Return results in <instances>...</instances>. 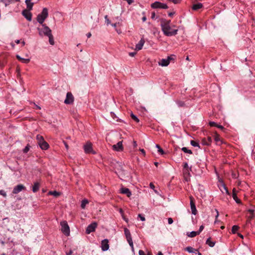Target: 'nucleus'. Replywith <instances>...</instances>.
<instances>
[{"label":"nucleus","instance_id":"f257e3e1","mask_svg":"<svg viewBox=\"0 0 255 255\" xmlns=\"http://www.w3.org/2000/svg\"><path fill=\"white\" fill-rule=\"evenodd\" d=\"M170 21L162 22L161 26L164 34L168 36L175 35L177 33L178 29H172L170 25Z\"/></svg>","mask_w":255,"mask_h":255},{"label":"nucleus","instance_id":"f03ea898","mask_svg":"<svg viewBox=\"0 0 255 255\" xmlns=\"http://www.w3.org/2000/svg\"><path fill=\"white\" fill-rule=\"evenodd\" d=\"M37 29L38 31V34L41 37L47 36L52 33L51 30L45 24H41V27H37Z\"/></svg>","mask_w":255,"mask_h":255},{"label":"nucleus","instance_id":"7ed1b4c3","mask_svg":"<svg viewBox=\"0 0 255 255\" xmlns=\"http://www.w3.org/2000/svg\"><path fill=\"white\" fill-rule=\"evenodd\" d=\"M48 12L47 8H43L42 12L38 14L37 16V20L38 23L41 24H43L44 21L48 17Z\"/></svg>","mask_w":255,"mask_h":255},{"label":"nucleus","instance_id":"20e7f679","mask_svg":"<svg viewBox=\"0 0 255 255\" xmlns=\"http://www.w3.org/2000/svg\"><path fill=\"white\" fill-rule=\"evenodd\" d=\"M61 231L66 236H69L70 234V228L66 221L61 222Z\"/></svg>","mask_w":255,"mask_h":255},{"label":"nucleus","instance_id":"39448f33","mask_svg":"<svg viewBox=\"0 0 255 255\" xmlns=\"http://www.w3.org/2000/svg\"><path fill=\"white\" fill-rule=\"evenodd\" d=\"M175 55H171L165 58L162 59L161 61H159L158 63V64H169L170 63H174L176 62L175 60Z\"/></svg>","mask_w":255,"mask_h":255},{"label":"nucleus","instance_id":"423d86ee","mask_svg":"<svg viewBox=\"0 0 255 255\" xmlns=\"http://www.w3.org/2000/svg\"><path fill=\"white\" fill-rule=\"evenodd\" d=\"M151 7L152 8H159V9H167L168 5L165 3H162L158 1H156L151 4Z\"/></svg>","mask_w":255,"mask_h":255},{"label":"nucleus","instance_id":"0eeeda50","mask_svg":"<svg viewBox=\"0 0 255 255\" xmlns=\"http://www.w3.org/2000/svg\"><path fill=\"white\" fill-rule=\"evenodd\" d=\"M84 150L86 153L96 154V152L93 149L92 144L90 142H87L84 145Z\"/></svg>","mask_w":255,"mask_h":255},{"label":"nucleus","instance_id":"6e6552de","mask_svg":"<svg viewBox=\"0 0 255 255\" xmlns=\"http://www.w3.org/2000/svg\"><path fill=\"white\" fill-rule=\"evenodd\" d=\"M124 232H125V234L126 237L127 241L128 242V243L129 246L131 247V248L132 249H133V245L132 238H131V236L129 230L127 228H125Z\"/></svg>","mask_w":255,"mask_h":255},{"label":"nucleus","instance_id":"1a4fd4ad","mask_svg":"<svg viewBox=\"0 0 255 255\" xmlns=\"http://www.w3.org/2000/svg\"><path fill=\"white\" fill-rule=\"evenodd\" d=\"M74 97L71 92H68L66 94V97L64 100V103L66 104H71L74 102Z\"/></svg>","mask_w":255,"mask_h":255},{"label":"nucleus","instance_id":"9d476101","mask_svg":"<svg viewBox=\"0 0 255 255\" xmlns=\"http://www.w3.org/2000/svg\"><path fill=\"white\" fill-rule=\"evenodd\" d=\"M97 227V224L96 222L92 223V224L88 225V226L87 227L86 230V233L87 234H90L91 233L94 232L95 230Z\"/></svg>","mask_w":255,"mask_h":255},{"label":"nucleus","instance_id":"9b49d317","mask_svg":"<svg viewBox=\"0 0 255 255\" xmlns=\"http://www.w3.org/2000/svg\"><path fill=\"white\" fill-rule=\"evenodd\" d=\"M113 150L116 151H122L124 149L123 146V141H121L118 142L116 144L112 145Z\"/></svg>","mask_w":255,"mask_h":255},{"label":"nucleus","instance_id":"f8f14e48","mask_svg":"<svg viewBox=\"0 0 255 255\" xmlns=\"http://www.w3.org/2000/svg\"><path fill=\"white\" fill-rule=\"evenodd\" d=\"M30 11V10L24 9L22 12V14L29 21L32 20V14Z\"/></svg>","mask_w":255,"mask_h":255},{"label":"nucleus","instance_id":"ddd939ff","mask_svg":"<svg viewBox=\"0 0 255 255\" xmlns=\"http://www.w3.org/2000/svg\"><path fill=\"white\" fill-rule=\"evenodd\" d=\"M101 248L103 251H107L109 249V241L107 239H104L102 241Z\"/></svg>","mask_w":255,"mask_h":255},{"label":"nucleus","instance_id":"4468645a","mask_svg":"<svg viewBox=\"0 0 255 255\" xmlns=\"http://www.w3.org/2000/svg\"><path fill=\"white\" fill-rule=\"evenodd\" d=\"M190 207L192 214L195 215L197 214V211L196 210L195 203L193 201L192 197H190Z\"/></svg>","mask_w":255,"mask_h":255},{"label":"nucleus","instance_id":"2eb2a0df","mask_svg":"<svg viewBox=\"0 0 255 255\" xmlns=\"http://www.w3.org/2000/svg\"><path fill=\"white\" fill-rule=\"evenodd\" d=\"M145 43V41L143 38H141L137 44L135 45V50H140L142 48V47Z\"/></svg>","mask_w":255,"mask_h":255},{"label":"nucleus","instance_id":"dca6fc26","mask_svg":"<svg viewBox=\"0 0 255 255\" xmlns=\"http://www.w3.org/2000/svg\"><path fill=\"white\" fill-rule=\"evenodd\" d=\"M24 188V186L23 185L21 184L18 185L13 188L12 192L13 194H17L23 189Z\"/></svg>","mask_w":255,"mask_h":255},{"label":"nucleus","instance_id":"f3484780","mask_svg":"<svg viewBox=\"0 0 255 255\" xmlns=\"http://www.w3.org/2000/svg\"><path fill=\"white\" fill-rule=\"evenodd\" d=\"M120 192L122 194H126L128 197L131 195V192L129 189L127 188H122L120 190Z\"/></svg>","mask_w":255,"mask_h":255},{"label":"nucleus","instance_id":"a211bd4d","mask_svg":"<svg viewBox=\"0 0 255 255\" xmlns=\"http://www.w3.org/2000/svg\"><path fill=\"white\" fill-rule=\"evenodd\" d=\"M233 198L237 203H241V200L238 198L237 196V191L235 188H234L233 190Z\"/></svg>","mask_w":255,"mask_h":255},{"label":"nucleus","instance_id":"6ab92c4d","mask_svg":"<svg viewBox=\"0 0 255 255\" xmlns=\"http://www.w3.org/2000/svg\"><path fill=\"white\" fill-rule=\"evenodd\" d=\"M31 0H25V2L26 4L27 9L31 10L32 9L34 3L31 1Z\"/></svg>","mask_w":255,"mask_h":255},{"label":"nucleus","instance_id":"aec40b11","mask_svg":"<svg viewBox=\"0 0 255 255\" xmlns=\"http://www.w3.org/2000/svg\"><path fill=\"white\" fill-rule=\"evenodd\" d=\"M40 187V183L38 182H35L34 183L33 186L32 187V191L34 193L37 192Z\"/></svg>","mask_w":255,"mask_h":255},{"label":"nucleus","instance_id":"412c9836","mask_svg":"<svg viewBox=\"0 0 255 255\" xmlns=\"http://www.w3.org/2000/svg\"><path fill=\"white\" fill-rule=\"evenodd\" d=\"M212 141V140L211 137L208 136L207 137V139L205 138L202 140V143L204 145H209L211 143Z\"/></svg>","mask_w":255,"mask_h":255},{"label":"nucleus","instance_id":"4be33fe9","mask_svg":"<svg viewBox=\"0 0 255 255\" xmlns=\"http://www.w3.org/2000/svg\"><path fill=\"white\" fill-rule=\"evenodd\" d=\"M16 57L18 59V60L20 62H21L23 63H28L30 61V59L29 58H22L21 57H20L19 55H17Z\"/></svg>","mask_w":255,"mask_h":255},{"label":"nucleus","instance_id":"5701e85b","mask_svg":"<svg viewBox=\"0 0 255 255\" xmlns=\"http://www.w3.org/2000/svg\"><path fill=\"white\" fill-rule=\"evenodd\" d=\"M39 145L42 150H46L49 148V144L45 141H43L42 143L41 142Z\"/></svg>","mask_w":255,"mask_h":255},{"label":"nucleus","instance_id":"b1692460","mask_svg":"<svg viewBox=\"0 0 255 255\" xmlns=\"http://www.w3.org/2000/svg\"><path fill=\"white\" fill-rule=\"evenodd\" d=\"M1 1L3 2L5 6H7L11 3L19 1V0H1Z\"/></svg>","mask_w":255,"mask_h":255},{"label":"nucleus","instance_id":"393cba45","mask_svg":"<svg viewBox=\"0 0 255 255\" xmlns=\"http://www.w3.org/2000/svg\"><path fill=\"white\" fill-rule=\"evenodd\" d=\"M219 182H220V184L219 185V186L221 188V187H222L224 190L225 191L226 193L227 194H229V191L227 189V188L226 187L225 184L224 183V182H223V181L221 180L220 179L219 180Z\"/></svg>","mask_w":255,"mask_h":255},{"label":"nucleus","instance_id":"a878e982","mask_svg":"<svg viewBox=\"0 0 255 255\" xmlns=\"http://www.w3.org/2000/svg\"><path fill=\"white\" fill-rule=\"evenodd\" d=\"M255 210L254 209H249L248 210V212L250 213V215L248 217V220H252V219L255 217V215L254 214Z\"/></svg>","mask_w":255,"mask_h":255},{"label":"nucleus","instance_id":"bb28decb","mask_svg":"<svg viewBox=\"0 0 255 255\" xmlns=\"http://www.w3.org/2000/svg\"><path fill=\"white\" fill-rule=\"evenodd\" d=\"M202 6L203 5L201 3H198L196 4H194L192 6V8L193 10H196L202 8Z\"/></svg>","mask_w":255,"mask_h":255},{"label":"nucleus","instance_id":"cd10ccee","mask_svg":"<svg viewBox=\"0 0 255 255\" xmlns=\"http://www.w3.org/2000/svg\"><path fill=\"white\" fill-rule=\"evenodd\" d=\"M36 139L37 140V142L38 145L40 144V143L43 142V141H45L42 136L38 134L36 135Z\"/></svg>","mask_w":255,"mask_h":255},{"label":"nucleus","instance_id":"c85d7f7f","mask_svg":"<svg viewBox=\"0 0 255 255\" xmlns=\"http://www.w3.org/2000/svg\"><path fill=\"white\" fill-rule=\"evenodd\" d=\"M89 203V201L87 199H84L82 201L81 207L82 209H85L86 206Z\"/></svg>","mask_w":255,"mask_h":255},{"label":"nucleus","instance_id":"c756f323","mask_svg":"<svg viewBox=\"0 0 255 255\" xmlns=\"http://www.w3.org/2000/svg\"><path fill=\"white\" fill-rule=\"evenodd\" d=\"M206 244L210 247H213L215 245V242L211 241V238H208L206 241Z\"/></svg>","mask_w":255,"mask_h":255},{"label":"nucleus","instance_id":"7c9ffc66","mask_svg":"<svg viewBox=\"0 0 255 255\" xmlns=\"http://www.w3.org/2000/svg\"><path fill=\"white\" fill-rule=\"evenodd\" d=\"M198 235H199V233H197V232H195V231H192V232H190L189 233L187 234L188 236L190 238H193Z\"/></svg>","mask_w":255,"mask_h":255},{"label":"nucleus","instance_id":"2f4dec72","mask_svg":"<svg viewBox=\"0 0 255 255\" xmlns=\"http://www.w3.org/2000/svg\"><path fill=\"white\" fill-rule=\"evenodd\" d=\"M47 37L49 38V43L51 45H53L54 44V41L52 33L50 34L49 36H47Z\"/></svg>","mask_w":255,"mask_h":255},{"label":"nucleus","instance_id":"473e14b6","mask_svg":"<svg viewBox=\"0 0 255 255\" xmlns=\"http://www.w3.org/2000/svg\"><path fill=\"white\" fill-rule=\"evenodd\" d=\"M49 195H53L55 197H58L60 195V193L56 191H50L48 193Z\"/></svg>","mask_w":255,"mask_h":255},{"label":"nucleus","instance_id":"72a5a7b5","mask_svg":"<svg viewBox=\"0 0 255 255\" xmlns=\"http://www.w3.org/2000/svg\"><path fill=\"white\" fill-rule=\"evenodd\" d=\"M181 150L185 153H188L190 154H192V151L191 150L187 149V148L185 147H182Z\"/></svg>","mask_w":255,"mask_h":255},{"label":"nucleus","instance_id":"f704fd0d","mask_svg":"<svg viewBox=\"0 0 255 255\" xmlns=\"http://www.w3.org/2000/svg\"><path fill=\"white\" fill-rule=\"evenodd\" d=\"M155 147L158 149V152L161 154H163L164 153V151L160 147L158 144H156Z\"/></svg>","mask_w":255,"mask_h":255},{"label":"nucleus","instance_id":"c9c22d12","mask_svg":"<svg viewBox=\"0 0 255 255\" xmlns=\"http://www.w3.org/2000/svg\"><path fill=\"white\" fill-rule=\"evenodd\" d=\"M215 140L217 143H218L219 142H222L219 135L217 133H216V135L215 136Z\"/></svg>","mask_w":255,"mask_h":255},{"label":"nucleus","instance_id":"e433bc0d","mask_svg":"<svg viewBox=\"0 0 255 255\" xmlns=\"http://www.w3.org/2000/svg\"><path fill=\"white\" fill-rule=\"evenodd\" d=\"M185 250H186V251H187L188 252H189L190 253H194V251H197L196 250H195L194 248H193L192 247H187Z\"/></svg>","mask_w":255,"mask_h":255},{"label":"nucleus","instance_id":"4c0bfd02","mask_svg":"<svg viewBox=\"0 0 255 255\" xmlns=\"http://www.w3.org/2000/svg\"><path fill=\"white\" fill-rule=\"evenodd\" d=\"M190 143L193 146L198 147L200 148L199 143L194 140H191Z\"/></svg>","mask_w":255,"mask_h":255},{"label":"nucleus","instance_id":"58836bf2","mask_svg":"<svg viewBox=\"0 0 255 255\" xmlns=\"http://www.w3.org/2000/svg\"><path fill=\"white\" fill-rule=\"evenodd\" d=\"M239 227L238 226L234 225L232 227V232L233 234H235L238 230Z\"/></svg>","mask_w":255,"mask_h":255},{"label":"nucleus","instance_id":"ea45409f","mask_svg":"<svg viewBox=\"0 0 255 255\" xmlns=\"http://www.w3.org/2000/svg\"><path fill=\"white\" fill-rule=\"evenodd\" d=\"M130 116H131L132 119L134 121H135L136 122H137V123L139 122V120L135 115H134L132 113H131Z\"/></svg>","mask_w":255,"mask_h":255},{"label":"nucleus","instance_id":"a19ab883","mask_svg":"<svg viewBox=\"0 0 255 255\" xmlns=\"http://www.w3.org/2000/svg\"><path fill=\"white\" fill-rule=\"evenodd\" d=\"M176 103L177 104V105L179 106V107H183L184 106V103L182 101H178L176 102Z\"/></svg>","mask_w":255,"mask_h":255},{"label":"nucleus","instance_id":"79ce46f5","mask_svg":"<svg viewBox=\"0 0 255 255\" xmlns=\"http://www.w3.org/2000/svg\"><path fill=\"white\" fill-rule=\"evenodd\" d=\"M0 194L4 197L6 196V192L3 190H0Z\"/></svg>","mask_w":255,"mask_h":255},{"label":"nucleus","instance_id":"37998d69","mask_svg":"<svg viewBox=\"0 0 255 255\" xmlns=\"http://www.w3.org/2000/svg\"><path fill=\"white\" fill-rule=\"evenodd\" d=\"M138 217L140 218L141 221H144L145 220V217L141 214H138Z\"/></svg>","mask_w":255,"mask_h":255},{"label":"nucleus","instance_id":"c03bdc74","mask_svg":"<svg viewBox=\"0 0 255 255\" xmlns=\"http://www.w3.org/2000/svg\"><path fill=\"white\" fill-rule=\"evenodd\" d=\"M204 226L203 225H201L200 227V228H199V230L198 231H197V233H199V235L200 234V233L203 231V230L204 229Z\"/></svg>","mask_w":255,"mask_h":255},{"label":"nucleus","instance_id":"a18cd8bd","mask_svg":"<svg viewBox=\"0 0 255 255\" xmlns=\"http://www.w3.org/2000/svg\"><path fill=\"white\" fill-rule=\"evenodd\" d=\"M209 125H210V126H211L212 127H213V126L216 127L217 125V124L214 122H210L209 123Z\"/></svg>","mask_w":255,"mask_h":255},{"label":"nucleus","instance_id":"49530a36","mask_svg":"<svg viewBox=\"0 0 255 255\" xmlns=\"http://www.w3.org/2000/svg\"><path fill=\"white\" fill-rule=\"evenodd\" d=\"M173 222V220L171 218H168V223L169 224H172Z\"/></svg>","mask_w":255,"mask_h":255},{"label":"nucleus","instance_id":"de8ad7c7","mask_svg":"<svg viewBox=\"0 0 255 255\" xmlns=\"http://www.w3.org/2000/svg\"><path fill=\"white\" fill-rule=\"evenodd\" d=\"M105 18L106 19V21L107 24H110L111 22H110V20L108 18V16L106 15Z\"/></svg>","mask_w":255,"mask_h":255},{"label":"nucleus","instance_id":"09e8293b","mask_svg":"<svg viewBox=\"0 0 255 255\" xmlns=\"http://www.w3.org/2000/svg\"><path fill=\"white\" fill-rule=\"evenodd\" d=\"M215 212H216V216H215V217H216V219H217V218H218V216H219V212H218V210H217V209H215Z\"/></svg>","mask_w":255,"mask_h":255},{"label":"nucleus","instance_id":"8fccbe9b","mask_svg":"<svg viewBox=\"0 0 255 255\" xmlns=\"http://www.w3.org/2000/svg\"><path fill=\"white\" fill-rule=\"evenodd\" d=\"M29 150V147H28V146H26L24 149H23V151L25 153H26L28 152V151Z\"/></svg>","mask_w":255,"mask_h":255},{"label":"nucleus","instance_id":"3c124183","mask_svg":"<svg viewBox=\"0 0 255 255\" xmlns=\"http://www.w3.org/2000/svg\"><path fill=\"white\" fill-rule=\"evenodd\" d=\"M138 253H139V255H145L144 252L142 250H139Z\"/></svg>","mask_w":255,"mask_h":255},{"label":"nucleus","instance_id":"603ef678","mask_svg":"<svg viewBox=\"0 0 255 255\" xmlns=\"http://www.w3.org/2000/svg\"><path fill=\"white\" fill-rule=\"evenodd\" d=\"M135 54H136V52H135L129 53V55L131 57H133Z\"/></svg>","mask_w":255,"mask_h":255},{"label":"nucleus","instance_id":"864d4df0","mask_svg":"<svg viewBox=\"0 0 255 255\" xmlns=\"http://www.w3.org/2000/svg\"><path fill=\"white\" fill-rule=\"evenodd\" d=\"M149 186L152 189H154V188L155 187L154 185H153V184L152 183H150Z\"/></svg>","mask_w":255,"mask_h":255},{"label":"nucleus","instance_id":"5fc2aeb1","mask_svg":"<svg viewBox=\"0 0 255 255\" xmlns=\"http://www.w3.org/2000/svg\"><path fill=\"white\" fill-rule=\"evenodd\" d=\"M216 127H217V128H219L221 129H224V127H223L222 126H221V125H218V124H217V125Z\"/></svg>","mask_w":255,"mask_h":255},{"label":"nucleus","instance_id":"6e6d98bb","mask_svg":"<svg viewBox=\"0 0 255 255\" xmlns=\"http://www.w3.org/2000/svg\"><path fill=\"white\" fill-rule=\"evenodd\" d=\"M174 13H175L174 12H169L168 15L171 17V16H172L174 14Z\"/></svg>","mask_w":255,"mask_h":255},{"label":"nucleus","instance_id":"4d7b16f0","mask_svg":"<svg viewBox=\"0 0 255 255\" xmlns=\"http://www.w3.org/2000/svg\"><path fill=\"white\" fill-rule=\"evenodd\" d=\"M183 167H184V168H187V167H188V163H187V162L184 163Z\"/></svg>","mask_w":255,"mask_h":255},{"label":"nucleus","instance_id":"13d9d810","mask_svg":"<svg viewBox=\"0 0 255 255\" xmlns=\"http://www.w3.org/2000/svg\"><path fill=\"white\" fill-rule=\"evenodd\" d=\"M140 151L141 152V153H142V154H143L144 155H145V151H144V150L143 149H140Z\"/></svg>","mask_w":255,"mask_h":255},{"label":"nucleus","instance_id":"bf43d9fd","mask_svg":"<svg viewBox=\"0 0 255 255\" xmlns=\"http://www.w3.org/2000/svg\"><path fill=\"white\" fill-rule=\"evenodd\" d=\"M64 145H65V146L66 148L67 149H68V145L67 143L66 142H65V141H64Z\"/></svg>","mask_w":255,"mask_h":255},{"label":"nucleus","instance_id":"052dcab7","mask_svg":"<svg viewBox=\"0 0 255 255\" xmlns=\"http://www.w3.org/2000/svg\"><path fill=\"white\" fill-rule=\"evenodd\" d=\"M146 20V16H143L142 18V21L144 22Z\"/></svg>","mask_w":255,"mask_h":255},{"label":"nucleus","instance_id":"680f3d73","mask_svg":"<svg viewBox=\"0 0 255 255\" xmlns=\"http://www.w3.org/2000/svg\"><path fill=\"white\" fill-rule=\"evenodd\" d=\"M87 36L88 38H90L91 36V33H88L87 34Z\"/></svg>","mask_w":255,"mask_h":255},{"label":"nucleus","instance_id":"e2e57ef3","mask_svg":"<svg viewBox=\"0 0 255 255\" xmlns=\"http://www.w3.org/2000/svg\"><path fill=\"white\" fill-rule=\"evenodd\" d=\"M133 144L134 147H136V146H137V143H136V141H133Z\"/></svg>","mask_w":255,"mask_h":255},{"label":"nucleus","instance_id":"0e129e2a","mask_svg":"<svg viewBox=\"0 0 255 255\" xmlns=\"http://www.w3.org/2000/svg\"><path fill=\"white\" fill-rule=\"evenodd\" d=\"M155 17V13H152L151 15V18L154 19Z\"/></svg>","mask_w":255,"mask_h":255},{"label":"nucleus","instance_id":"69168bd1","mask_svg":"<svg viewBox=\"0 0 255 255\" xmlns=\"http://www.w3.org/2000/svg\"><path fill=\"white\" fill-rule=\"evenodd\" d=\"M72 254V252L71 251H70L69 252L67 253L66 254L67 255H71V254Z\"/></svg>","mask_w":255,"mask_h":255},{"label":"nucleus","instance_id":"338daca9","mask_svg":"<svg viewBox=\"0 0 255 255\" xmlns=\"http://www.w3.org/2000/svg\"><path fill=\"white\" fill-rule=\"evenodd\" d=\"M15 42L16 43V44H19L20 43V40H16L15 41Z\"/></svg>","mask_w":255,"mask_h":255},{"label":"nucleus","instance_id":"774afa93","mask_svg":"<svg viewBox=\"0 0 255 255\" xmlns=\"http://www.w3.org/2000/svg\"><path fill=\"white\" fill-rule=\"evenodd\" d=\"M157 255H163V254L161 252H159L158 253Z\"/></svg>","mask_w":255,"mask_h":255}]
</instances>
